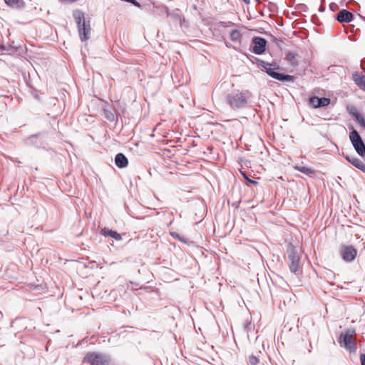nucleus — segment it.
<instances>
[{
    "instance_id": "f257e3e1",
    "label": "nucleus",
    "mask_w": 365,
    "mask_h": 365,
    "mask_svg": "<svg viewBox=\"0 0 365 365\" xmlns=\"http://www.w3.org/2000/svg\"><path fill=\"white\" fill-rule=\"evenodd\" d=\"M287 253L289 269L294 274H299L301 273L300 257L292 244L288 245Z\"/></svg>"
},
{
    "instance_id": "f03ea898",
    "label": "nucleus",
    "mask_w": 365,
    "mask_h": 365,
    "mask_svg": "<svg viewBox=\"0 0 365 365\" xmlns=\"http://www.w3.org/2000/svg\"><path fill=\"white\" fill-rule=\"evenodd\" d=\"M355 334V331L351 329L341 333L339 340L340 346H344L350 352H355L356 350Z\"/></svg>"
},
{
    "instance_id": "7ed1b4c3",
    "label": "nucleus",
    "mask_w": 365,
    "mask_h": 365,
    "mask_svg": "<svg viewBox=\"0 0 365 365\" xmlns=\"http://www.w3.org/2000/svg\"><path fill=\"white\" fill-rule=\"evenodd\" d=\"M263 68L269 76L277 80L281 81H293L294 79L293 76L284 75L275 72L274 70H278L279 68V66L276 63H264Z\"/></svg>"
},
{
    "instance_id": "20e7f679",
    "label": "nucleus",
    "mask_w": 365,
    "mask_h": 365,
    "mask_svg": "<svg viewBox=\"0 0 365 365\" xmlns=\"http://www.w3.org/2000/svg\"><path fill=\"white\" fill-rule=\"evenodd\" d=\"M83 362L92 365H109L110 359L101 353L88 352L84 356Z\"/></svg>"
},
{
    "instance_id": "39448f33",
    "label": "nucleus",
    "mask_w": 365,
    "mask_h": 365,
    "mask_svg": "<svg viewBox=\"0 0 365 365\" xmlns=\"http://www.w3.org/2000/svg\"><path fill=\"white\" fill-rule=\"evenodd\" d=\"M227 101L232 108H240L247 103V97L245 93L237 91L230 94Z\"/></svg>"
},
{
    "instance_id": "423d86ee",
    "label": "nucleus",
    "mask_w": 365,
    "mask_h": 365,
    "mask_svg": "<svg viewBox=\"0 0 365 365\" xmlns=\"http://www.w3.org/2000/svg\"><path fill=\"white\" fill-rule=\"evenodd\" d=\"M349 139L356 153L359 155L364 157L365 155V144L364 143L357 130L353 129L349 133Z\"/></svg>"
},
{
    "instance_id": "0eeeda50",
    "label": "nucleus",
    "mask_w": 365,
    "mask_h": 365,
    "mask_svg": "<svg viewBox=\"0 0 365 365\" xmlns=\"http://www.w3.org/2000/svg\"><path fill=\"white\" fill-rule=\"evenodd\" d=\"M357 251L351 245H344L341 249V255L346 262H352L356 257Z\"/></svg>"
},
{
    "instance_id": "6e6552de",
    "label": "nucleus",
    "mask_w": 365,
    "mask_h": 365,
    "mask_svg": "<svg viewBox=\"0 0 365 365\" xmlns=\"http://www.w3.org/2000/svg\"><path fill=\"white\" fill-rule=\"evenodd\" d=\"M346 110L354 120L365 129V118L360 113L358 109L354 106L349 105L346 106Z\"/></svg>"
},
{
    "instance_id": "1a4fd4ad",
    "label": "nucleus",
    "mask_w": 365,
    "mask_h": 365,
    "mask_svg": "<svg viewBox=\"0 0 365 365\" xmlns=\"http://www.w3.org/2000/svg\"><path fill=\"white\" fill-rule=\"evenodd\" d=\"M309 103L314 108L325 107L330 104L331 100L329 98H319L317 96L311 97L309 100Z\"/></svg>"
},
{
    "instance_id": "9d476101",
    "label": "nucleus",
    "mask_w": 365,
    "mask_h": 365,
    "mask_svg": "<svg viewBox=\"0 0 365 365\" xmlns=\"http://www.w3.org/2000/svg\"><path fill=\"white\" fill-rule=\"evenodd\" d=\"M253 52L256 54H262L265 51L267 41L261 37H255L253 39Z\"/></svg>"
},
{
    "instance_id": "9b49d317",
    "label": "nucleus",
    "mask_w": 365,
    "mask_h": 365,
    "mask_svg": "<svg viewBox=\"0 0 365 365\" xmlns=\"http://www.w3.org/2000/svg\"><path fill=\"white\" fill-rule=\"evenodd\" d=\"M79 36L81 41H86L89 38L91 32V26L89 21H83L81 26L78 27Z\"/></svg>"
},
{
    "instance_id": "f8f14e48",
    "label": "nucleus",
    "mask_w": 365,
    "mask_h": 365,
    "mask_svg": "<svg viewBox=\"0 0 365 365\" xmlns=\"http://www.w3.org/2000/svg\"><path fill=\"white\" fill-rule=\"evenodd\" d=\"M336 19L340 23H348L352 21L353 14L346 9H342L336 14Z\"/></svg>"
},
{
    "instance_id": "ddd939ff",
    "label": "nucleus",
    "mask_w": 365,
    "mask_h": 365,
    "mask_svg": "<svg viewBox=\"0 0 365 365\" xmlns=\"http://www.w3.org/2000/svg\"><path fill=\"white\" fill-rule=\"evenodd\" d=\"M352 79L360 89L365 91V75L361 73H355L352 76Z\"/></svg>"
},
{
    "instance_id": "4468645a",
    "label": "nucleus",
    "mask_w": 365,
    "mask_h": 365,
    "mask_svg": "<svg viewBox=\"0 0 365 365\" xmlns=\"http://www.w3.org/2000/svg\"><path fill=\"white\" fill-rule=\"evenodd\" d=\"M346 159L354 166L365 173V163L355 156H346Z\"/></svg>"
},
{
    "instance_id": "2eb2a0df",
    "label": "nucleus",
    "mask_w": 365,
    "mask_h": 365,
    "mask_svg": "<svg viewBox=\"0 0 365 365\" xmlns=\"http://www.w3.org/2000/svg\"><path fill=\"white\" fill-rule=\"evenodd\" d=\"M115 163L119 168H124L128 166V160L123 153H118L115 155Z\"/></svg>"
},
{
    "instance_id": "dca6fc26",
    "label": "nucleus",
    "mask_w": 365,
    "mask_h": 365,
    "mask_svg": "<svg viewBox=\"0 0 365 365\" xmlns=\"http://www.w3.org/2000/svg\"><path fill=\"white\" fill-rule=\"evenodd\" d=\"M100 234L101 235H103V236H110L112 238L115 239V240L117 241H120L122 240V237L121 235L118 233L117 232L115 231H113V230H110L106 227H104L103 228L101 232H100Z\"/></svg>"
},
{
    "instance_id": "f3484780",
    "label": "nucleus",
    "mask_w": 365,
    "mask_h": 365,
    "mask_svg": "<svg viewBox=\"0 0 365 365\" xmlns=\"http://www.w3.org/2000/svg\"><path fill=\"white\" fill-rule=\"evenodd\" d=\"M6 4L12 8H22L24 6L23 0H5Z\"/></svg>"
},
{
    "instance_id": "a211bd4d",
    "label": "nucleus",
    "mask_w": 365,
    "mask_h": 365,
    "mask_svg": "<svg viewBox=\"0 0 365 365\" xmlns=\"http://www.w3.org/2000/svg\"><path fill=\"white\" fill-rule=\"evenodd\" d=\"M285 59L293 66L298 65L297 55L289 52L286 55Z\"/></svg>"
},
{
    "instance_id": "6ab92c4d",
    "label": "nucleus",
    "mask_w": 365,
    "mask_h": 365,
    "mask_svg": "<svg viewBox=\"0 0 365 365\" xmlns=\"http://www.w3.org/2000/svg\"><path fill=\"white\" fill-rule=\"evenodd\" d=\"M295 169L309 176H312L315 174V171L312 168L307 166H295Z\"/></svg>"
},
{
    "instance_id": "aec40b11",
    "label": "nucleus",
    "mask_w": 365,
    "mask_h": 365,
    "mask_svg": "<svg viewBox=\"0 0 365 365\" xmlns=\"http://www.w3.org/2000/svg\"><path fill=\"white\" fill-rule=\"evenodd\" d=\"M242 35L239 30L234 29L232 30L230 33V38L231 41L234 42L240 41L241 39Z\"/></svg>"
},
{
    "instance_id": "412c9836",
    "label": "nucleus",
    "mask_w": 365,
    "mask_h": 365,
    "mask_svg": "<svg viewBox=\"0 0 365 365\" xmlns=\"http://www.w3.org/2000/svg\"><path fill=\"white\" fill-rule=\"evenodd\" d=\"M74 18L76 24H78V27L82 25V23L85 21L84 15L81 11H77L74 14Z\"/></svg>"
},
{
    "instance_id": "4be33fe9",
    "label": "nucleus",
    "mask_w": 365,
    "mask_h": 365,
    "mask_svg": "<svg viewBox=\"0 0 365 365\" xmlns=\"http://www.w3.org/2000/svg\"><path fill=\"white\" fill-rule=\"evenodd\" d=\"M259 362V359L258 357L254 356V355H251L249 357V363L251 364V365H257Z\"/></svg>"
},
{
    "instance_id": "5701e85b",
    "label": "nucleus",
    "mask_w": 365,
    "mask_h": 365,
    "mask_svg": "<svg viewBox=\"0 0 365 365\" xmlns=\"http://www.w3.org/2000/svg\"><path fill=\"white\" fill-rule=\"evenodd\" d=\"M241 174L243 176V178L247 180L250 183L252 184V185H257L258 184V182L255 180H250L247 175L245 174V173L244 172H241Z\"/></svg>"
},
{
    "instance_id": "b1692460",
    "label": "nucleus",
    "mask_w": 365,
    "mask_h": 365,
    "mask_svg": "<svg viewBox=\"0 0 365 365\" xmlns=\"http://www.w3.org/2000/svg\"><path fill=\"white\" fill-rule=\"evenodd\" d=\"M361 365H365V354H360Z\"/></svg>"
},
{
    "instance_id": "393cba45",
    "label": "nucleus",
    "mask_w": 365,
    "mask_h": 365,
    "mask_svg": "<svg viewBox=\"0 0 365 365\" xmlns=\"http://www.w3.org/2000/svg\"><path fill=\"white\" fill-rule=\"evenodd\" d=\"M106 116L110 121H112L114 118L113 114L112 113H109L108 114L106 113Z\"/></svg>"
},
{
    "instance_id": "a878e982",
    "label": "nucleus",
    "mask_w": 365,
    "mask_h": 365,
    "mask_svg": "<svg viewBox=\"0 0 365 365\" xmlns=\"http://www.w3.org/2000/svg\"><path fill=\"white\" fill-rule=\"evenodd\" d=\"M171 235L175 237H178L179 235L176 233H171Z\"/></svg>"
},
{
    "instance_id": "bb28decb",
    "label": "nucleus",
    "mask_w": 365,
    "mask_h": 365,
    "mask_svg": "<svg viewBox=\"0 0 365 365\" xmlns=\"http://www.w3.org/2000/svg\"><path fill=\"white\" fill-rule=\"evenodd\" d=\"M243 1L247 4L250 3V0H243Z\"/></svg>"
}]
</instances>
